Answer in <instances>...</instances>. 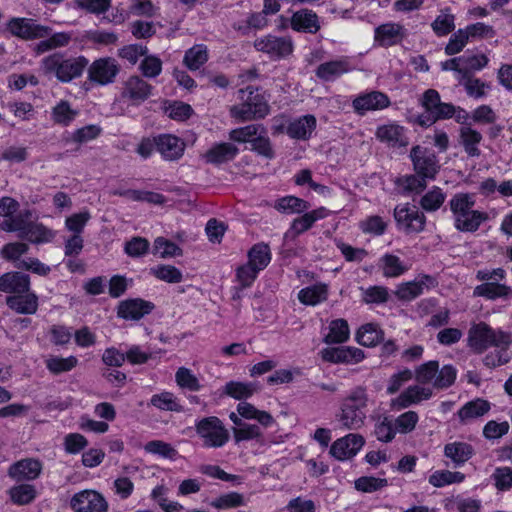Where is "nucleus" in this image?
I'll use <instances>...</instances> for the list:
<instances>
[{
	"mask_svg": "<svg viewBox=\"0 0 512 512\" xmlns=\"http://www.w3.org/2000/svg\"><path fill=\"white\" fill-rule=\"evenodd\" d=\"M454 228L459 232L473 233L488 221L487 212L475 209L476 198L471 193H456L449 200Z\"/></svg>",
	"mask_w": 512,
	"mask_h": 512,
	"instance_id": "obj_1",
	"label": "nucleus"
},
{
	"mask_svg": "<svg viewBox=\"0 0 512 512\" xmlns=\"http://www.w3.org/2000/svg\"><path fill=\"white\" fill-rule=\"evenodd\" d=\"M368 394L364 388L352 390L341 402L336 420L346 430H358L367 418Z\"/></svg>",
	"mask_w": 512,
	"mask_h": 512,
	"instance_id": "obj_2",
	"label": "nucleus"
},
{
	"mask_svg": "<svg viewBox=\"0 0 512 512\" xmlns=\"http://www.w3.org/2000/svg\"><path fill=\"white\" fill-rule=\"evenodd\" d=\"M241 104L230 109V115L239 122L264 118L269 114L268 96L251 86L239 90Z\"/></svg>",
	"mask_w": 512,
	"mask_h": 512,
	"instance_id": "obj_3",
	"label": "nucleus"
},
{
	"mask_svg": "<svg viewBox=\"0 0 512 512\" xmlns=\"http://www.w3.org/2000/svg\"><path fill=\"white\" fill-rule=\"evenodd\" d=\"M87 64L88 60L83 56L66 58L61 53H53L42 59L41 70L61 82H70L81 76Z\"/></svg>",
	"mask_w": 512,
	"mask_h": 512,
	"instance_id": "obj_4",
	"label": "nucleus"
},
{
	"mask_svg": "<svg viewBox=\"0 0 512 512\" xmlns=\"http://www.w3.org/2000/svg\"><path fill=\"white\" fill-rule=\"evenodd\" d=\"M495 345H512V332L493 329L485 322L472 324L467 335V346L481 354Z\"/></svg>",
	"mask_w": 512,
	"mask_h": 512,
	"instance_id": "obj_5",
	"label": "nucleus"
},
{
	"mask_svg": "<svg viewBox=\"0 0 512 512\" xmlns=\"http://www.w3.org/2000/svg\"><path fill=\"white\" fill-rule=\"evenodd\" d=\"M195 428L198 436L203 440V446L208 448L222 447L229 439L228 431L214 416L199 420Z\"/></svg>",
	"mask_w": 512,
	"mask_h": 512,
	"instance_id": "obj_6",
	"label": "nucleus"
},
{
	"mask_svg": "<svg viewBox=\"0 0 512 512\" xmlns=\"http://www.w3.org/2000/svg\"><path fill=\"white\" fill-rule=\"evenodd\" d=\"M410 159L414 171L422 178L434 179L439 172L440 165L434 152L427 148L416 145L410 151Z\"/></svg>",
	"mask_w": 512,
	"mask_h": 512,
	"instance_id": "obj_7",
	"label": "nucleus"
},
{
	"mask_svg": "<svg viewBox=\"0 0 512 512\" xmlns=\"http://www.w3.org/2000/svg\"><path fill=\"white\" fill-rule=\"evenodd\" d=\"M8 31L23 40H35L48 37L51 29L29 18L14 17L7 23Z\"/></svg>",
	"mask_w": 512,
	"mask_h": 512,
	"instance_id": "obj_8",
	"label": "nucleus"
},
{
	"mask_svg": "<svg viewBox=\"0 0 512 512\" xmlns=\"http://www.w3.org/2000/svg\"><path fill=\"white\" fill-rule=\"evenodd\" d=\"M434 391L430 385L413 384L404 389L397 397L391 399L390 406L394 410H403L430 400Z\"/></svg>",
	"mask_w": 512,
	"mask_h": 512,
	"instance_id": "obj_9",
	"label": "nucleus"
},
{
	"mask_svg": "<svg viewBox=\"0 0 512 512\" xmlns=\"http://www.w3.org/2000/svg\"><path fill=\"white\" fill-rule=\"evenodd\" d=\"M394 218L398 228L406 233L421 232L425 226V216L416 206L408 203L395 207Z\"/></svg>",
	"mask_w": 512,
	"mask_h": 512,
	"instance_id": "obj_10",
	"label": "nucleus"
},
{
	"mask_svg": "<svg viewBox=\"0 0 512 512\" xmlns=\"http://www.w3.org/2000/svg\"><path fill=\"white\" fill-rule=\"evenodd\" d=\"M365 442L362 435L349 433L331 444L329 454L338 461L350 460L362 450Z\"/></svg>",
	"mask_w": 512,
	"mask_h": 512,
	"instance_id": "obj_11",
	"label": "nucleus"
},
{
	"mask_svg": "<svg viewBox=\"0 0 512 512\" xmlns=\"http://www.w3.org/2000/svg\"><path fill=\"white\" fill-rule=\"evenodd\" d=\"M74 512H107L108 503L104 496L95 490H83L70 500Z\"/></svg>",
	"mask_w": 512,
	"mask_h": 512,
	"instance_id": "obj_12",
	"label": "nucleus"
},
{
	"mask_svg": "<svg viewBox=\"0 0 512 512\" xmlns=\"http://www.w3.org/2000/svg\"><path fill=\"white\" fill-rule=\"evenodd\" d=\"M254 47L260 52L268 54L271 58L286 57L293 51V44L288 37L266 35L254 42Z\"/></svg>",
	"mask_w": 512,
	"mask_h": 512,
	"instance_id": "obj_13",
	"label": "nucleus"
},
{
	"mask_svg": "<svg viewBox=\"0 0 512 512\" xmlns=\"http://www.w3.org/2000/svg\"><path fill=\"white\" fill-rule=\"evenodd\" d=\"M120 71L117 61L111 57L95 60L89 67V79L100 85L112 83Z\"/></svg>",
	"mask_w": 512,
	"mask_h": 512,
	"instance_id": "obj_14",
	"label": "nucleus"
},
{
	"mask_svg": "<svg viewBox=\"0 0 512 512\" xmlns=\"http://www.w3.org/2000/svg\"><path fill=\"white\" fill-rule=\"evenodd\" d=\"M405 27L398 22H387L377 26L374 30V45L391 47L400 44L406 37Z\"/></svg>",
	"mask_w": 512,
	"mask_h": 512,
	"instance_id": "obj_15",
	"label": "nucleus"
},
{
	"mask_svg": "<svg viewBox=\"0 0 512 512\" xmlns=\"http://www.w3.org/2000/svg\"><path fill=\"white\" fill-rule=\"evenodd\" d=\"M389 105L388 96L379 91L359 94L352 101L354 112L361 116L371 111L383 110Z\"/></svg>",
	"mask_w": 512,
	"mask_h": 512,
	"instance_id": "obj_16",
	"label": "nucleus"
},
{
	"mask_svg": "<svg viewBox=\"0 0 512 512\" xmlns=\"http://www.w3.org/2000/svg\"><path fill=\"white\" fill-rule=\"evenodd\" d=\"M321 357L324 361L333 364H357L365 358V355L359 348L341 346L323 349Z\"/></svg>",
	"mask_w": 512,
	"mask_h": 512,
	"instance_id": "obj_17",
	"label": "nucleus"
},
{
	"mask_svg": "<svg viewBox=\"0 0 512 512\" xmlns=\"http://www.w3.org/2000/svg\"><path fill=\"white\" fill-rule=\"evenodd\" d=\"M152 86L139 76L129 77L123 84L121 97L134 105L144 102L150 95Z\"/></svg>",
	"mask_w": 512,
	"mask_h": 512,
	"instance_id": "obj_18",
	"label": "nucleus"
},
{
	"mask_svg": "<svg viewBox=\"0 0 512 512\" xmlns=\"http://www.w3.org/2000/svg\"><path fill=\"white\" fill-rule=\"evenodd\" d=\"M376 138L390 148H402L409 144L406 129L397 123H388L377 128Z\"/></svg>",
	"mask_w": 512,
	"mask_h": 512,
	"instance_id": "obj_19",
	"label": "nucleus"
},
{
	"mask_svg": "<svg viewBox=\"0 0 512 512\" xmlns=\"http://www.w3.org/2000/svg\"><path fill=\"white\" fill-rule=\"evenodd\" d=\"M42 472V463L33 458H26L12 464L8 469V475L17 481L35 480Z\"/></svg>",
	"mask_w": 512,
	"mask_h": 512,
	"instance_id": "obj_20",
	"label": "nucleus"
},
{
	"mask_svg": "<svg viewBox=\"0 0 512 512\" xmlns=\"http://www.w3.org/2000/svg\"><path fill=\"white\" fill-rule=\"evenodd\" d=\"M154 305L143 299H129L122 301L118 306V316L126 320H139L149 314Z\"/></svg>",
	"mask_w": 512,
	"mask_h": 512,
	"instance_id": "obj_21",
	"label": "nucleus"
},
{
	"mask_svg": "<svg viewBox=\"0 0 512 512\" xmlns=\"http://www.w3.org/2000/svg\"><path fill=\"white\" fill-rule=\"evenodd\" d=\"M328 215L329 211L325 207H319L307 212L292 221L289 230L286 232V236L296 237L309 230L316 221L324 219Z\"/></svg>",
	"mask_w": 512,
	"mask_h": 512,
	"instance_id": "obj_22",
	"label": "nucleus"
},
{
	"mask_svg": "<svg viewBox=\"0 0 512 512\" xmlns=\"http://www.w3.org/2000/svg\"><path fill=\"white\" fill-rule=\"evenodd\" d=\"M156 147L164 159L176 160L183 155L185 143L177 136L163 134L156 138Z\"/></svg>",
	"mask_w": 512,
	"mask_h": 512,
	"instance_id": "obj_23",
	"label": "nucleus"
},
{
	"mask_svg": "<svg viewBox=\"0 0 512 512\" xmlns=\"http://www.w3.org/2000/svg\"><path fill=\"white\" fill-rule=\"evenodd\" d=\"M291 27L298 32L315 34L320 29V22L317 14L309 9H301L291 17Z\"/></svg>",
	"mask_w": 512,
	"mask_h": 512,
	"instance_id": "obj_24",
	"label": "nucleus"
},
{
	"mask_svg": "<svg viewBox=\"0 0 512 512\" xmlns=\"http://www.w3.org/2000/svg\"><path fill=\"white\" fill-rule=\"evenodd\" d=\"M30 278L19 272H8L0 277V291L14 295L28 292Z\"/></svg>",
	"mask_w": 512,
	"mask_h": 512,
	"instance_id": "obj_25",
	"label": "nucleus"
},
{
	"mask_svg": "<svg viewBox=\"0 0 512 512\" xmlns=\"http://www.w3.org/2000/svg\"><path fill=\"white\" fill-rule=\"evenodd\" d=\"M316 118L313 115H304L291 121L286 133L292 139L307 140L316 128Z\"/></svg>",
	"mask_w": 512,
	"mask_h": 512,
	"instance_id": "obj_26",
	"label": "nucleus"
},
{
	"mask_svg": "<svg viewBox=\"0 0 512 512\" xmlns=\"http://www.w3.org/2000/svg\"><path fill=\"white\" fill-rule=\"evenodd\" d=\"M6 303L19 314H34L38 309V297L30 289L28 292L7 297Z\"/></svg>",
	"mask_w": 512,
	"mask_h": 512,
	"instance_id": "obj_27",
	"label": "nucleus"
},
{
	"mask_svg": "<svg viewBox=\"0 0 512 512\" xmlns=\"http://www.w3.org/2000/svg\"><path fill=\"white\" fill-rule=\"evenodd\" d=\"M329 286L326 283H316L302 288L298 292V300L306 306H316L328 299Z\"/></svg>",
	"mask_w": 512,
	"mask_h": 512,
	"instance_id": "obj_28",
	"label": "nucleus"
},
{
	"mask_svg": "<svg viewBox=\"0 0 512 512\" xmlns=\"http://www.w3.org/2000/svg\"><path fill=\"white\" fill-rule=\"evenodd\" d=\"M352 70L349 58L343 57L337 60L322 63L316 70V75L325 80L331 81Z\"/></svg>",
	"mask_w": 512,
	"mask_h": 512,
	"instance_id": "obj_29",
	"label": "nucleus"
},
{
	"mask_svg": "<svg viewBox=\"0 0 512 512\" xmlns=\"http://www.w3.org/2000/svg\"><path fill=\"white\" fill-rule=\"evenodd\" d=\"M378 267L387 278L400 277L409 270V265L391 253H385L379 258Z\"/></svg>",
	"mask_w": 512,
	"mask_h": 512,
	"instance_id": "obj_30",
	"label": "nucleus"
},
{
	"mask_svg": "<svg viewBox=\"0 0 512 512\" xmlns=\"http://www.w3.org/2000/svg\"><path fill=\"white\" fill-rule=\"evenodd\" d=\"M483 137L480 132L470 126H462L459 131V141L466 154L470 157H479V145Z\"/></svg>",
	"mask_w": 512,
	"mask_h": 512,
	"instance_id": "obj_31",
	"label": "nucleus"
},
{
	"mask_svg": "<svg viewBox=\"0 0 512 512\" xmlns=\"http://www.w3.org/2000/svg\"><path fill=\"white\" fill-rule=\"evenodd\" d=\"M236 410L242 418L247 420H256L265 428L271 427L275 423L273 416L269 412L259 410L249 402H239Z\"/></svg>",
	"mask_w": 512,
	"mask_h": 512,
	"instance_id": "obj_32",
	"label": "nucleus"
},
{
	"mask_svg": "<svg viewBox=\"0 0 512 512\" xmlns=\"http://www.w3.org/2000/svg\"><path fill=\"white\" fill-rule=\"evenodd\" d=\"M239 154V149L232 143H218L209 149L204 157L207 162L221 164L233 160Z\"/></svg>",
	"mask_w": 512,
	"mask_h": 512,
	"instance_id": "obj_33",
	"label": "nucleus"
},
{
	"mask_svg": "<svg viewBox=\"0 0 512 512\" xmlns=\"http://www.w3.org/2000/svg\"><path fill=\"white\" fill-rule=\"evenodd\" d=\"M489 410L490 403L487 400L477 398L463 405L457 412V417L461 423H468L485 415Z\"/></svg>",
	"mask_w": 512,
	"mask_h": 512,
	"instance_id": "obj_34",
	"label": "nucleus"
},
{
	"mask_svg": "<svg viewBox=\"0 0 512 512\" xmlns=\"http://www.w3.org/2000/svg\"><path fill=\"white\" fill-rule=\"evenodd\" d=\"M473 447L461 441H454L444 446V455L449 458L456 466L467 462L473 455Z\"/></svg>",
	"mask_w": 512,
	"mask_h": 512,
	"instance_id": "obj_35",
	"label": "nucleus"
},
{
	"mask_svg": "<svg viewBox=\"0 0 512 512\" xmlns=\"http://www.w3.org/2000/svg\"><path fill=\"white\" fill-rule=\"evenodd\" d=\"M32 218L31 210H23L16 215H12L8 219H4L1 223V228L7 232H17L19 236L24 238L28 227L32 224L30 221Z\"/></svg>",
	"mask_w": 512,
	"mask_h": 512,
	"instance_id": "obj_36",
	"label": "nucleus"
},
{
	"mask_svg": "<svg viewBox=\"0 0 512 512\" xmlns=\"http://www.w3.org/2000/svg\"><path fill=\"white\" fill-rule=\"evenodd\" d=\"M473 295L489 300L509 298L512 296V287L497 282H486L475 287Z\"/></svg>",
	"mask_w": 512,
	"mask_h": 512,
	"instance_id": "obj_37",
	"label": "nucleus"
},
{
	"mask_svg": "<svg viewBox=\"0 0 512 512\" xmlns=\"http://www.w3.org/2000/svg\"><path fill=\"white\" fill-rule=\"evenodd\" d=\"M327 334L324 336L326 344H341L350 337V328L345 319L339 318L329 322Z\"/></svg>",
	"mask_w": 512,
	"mask_h": 512,
	"instance_id": "obj_38",
	"label": "nucleus"
},
{
	"mask_svg": "<svg viewBox=\"0 0 512 512\" xmlns=\"http://www.w3.org/2000/svg\"><path fill=\"white\" fill-rule=\"evenodd\" d=\"M273 207L283 214H300L308 210L310 204L301 198L288 195L277 199Z\"/></svg>",
	"mask_w": 512,
	"mask_h": 512,
	"instance_id": "obj_39",
	"label": "nucleus"
},
{
	"mask_svg": "<svg viewBox=\"0 0 512 512\" xmlns=\"http://www.w3.org/2000/svg\"><path fill=\"white\" fill-rule=\"evenodd\" d=\"M57 232L43 223L32 222L24 238L33 244H45L52 242Z\"/></svg>",
	"mask_w": 512,
	"mask_h": 512,
	"instance_id": "obj_40",
	"label": "nucleus"
},
{
	"mask_svg": "<svg viewBox=\"0 0 512 512\" xmlns=\"http://www.w3.org/2000/svg\"><path fill=\"white\" fill-rule=\"evenodd\" d=\"M383 335L379 325L367 323L357 330L356 341L362 346L373 347L383 339Z\"/></svg>",
	"mask_w": 512,
	"mask_h": 512,
	"instance_id": "obj_41",
	"label": "nucleus"
},
{
	"mask_svg": "<svg viewBox=\"0 0 512 512\" xmlns=\"http://www.w3.org/2000/svg\"><path fill=\"white\" fill-rule=\"evenodd\" d=\"M430 280V277L425 276L422 280L401 283L397 286L395 294L400 300L411 301L423 293L426 282Z\"/></svg>",
	"mask_w": 512,
	"mask_h": 512,
	"instance_id": "obj_42",
	"label": "nucleus"
},
{
	"mask_svg": "<svg viewBox=\"0 0 512 512\" xmlns=\"http://www.w3.org/2000/svg\"><path fill=\"white\" fill-rule=\"evenodd\" d=\"M150 405L153 407L171 412H181L183 407L179 402V399L169 391H162L160 393L152 395L150 398Z\"/></svg>",
	"mask_w": 512,
	"mask_h": 512,
	"instance_id": "obj_43",
	"label": "nucleus"
},
{
	"mask_svg": "<svg viewBox=\"0 0 512 512\" xmlns=\"http://www.w3.org/2000/svg\"><path fill=\"white\" fill-rule=\"evenodd\" d=\"M175 382L180 389L192 392L200 391L202 384L199 377L187 367H179L175 373Z\"/></svg>",
	"mask_w": 512,
	"mask_h": 512,
	"instance_id": "obj_44",
	"label": "nucleus"
},
{
	"mask_svg": "<svg viewBox=\"0 0 512 512\" xmlns=\"http://www.w3.org/2000/svg\"><path fill=\"white\" fill-rule=\"evenodd\" d=\"M10 500L17 505H27L37 497V490L31 484H19L11 487L8 491Z\"/></svg>",
	"mask_w": 512,
	"mask_h": 512,
	"instance_id": "obj_45",
	"label": "nucleus"
},
{
	"mask_svg": "<svg viewBox=\"0 0 512 512\" xmlns=\"http://www.w3.org/2000/svg\"><path fill=\"white\" fill-rule=\"evenodd\" d=\"M465 475L459 471L436 470L429 476V483L436 488L462 483Z\"/></svg>",
	"mask_w": 512,
	"mask_h": 512,
	"instance_id": "obj_46",
	"label": "nucleus"
},
{
	"mask_svg": "<svg viewBox=\"0 0 512 512\" xmlns=\"http://www.w3.org/2000/svg\"><path fill=\"white\" fill-rule=\"evenodd\" d=\"M78 115V111L70 105L69 102L61 100L52 109L51 117L54 123L68 126Z\"/></svg>",
	"mask_w": 512,
	"mask_h": 512,
	"instance_id": "obj_47",
	"label": "nucleus"
},
{
	"mask_svg": "<svg viewBox=\"0 0 512 512\" xmlns=\"http://www.w3.org/2000/svg\"><path fill=\"white\" fill-rule=\"evenodd\" d=\"M271 261V252L269 246L264 243L255 244L248 251V263L262 271Z\"/></svg>",
	"mask_w": 512,
	"mask_h": 512,
	"instance_id": "obj_48",
	"label": "nucleus"
},
{
	"mask_svg": "<svg viewBox=\"0 0 512 512\" xmlns=\"http://www.w3.org/2000/svg\"><path fill=\"white\" fill-rule=\"evenodd\" d=\"M256 392V386L251 382L229 381L224 386V393L236 399L243 400Z\"/></svg>",
	"mask_w": 512,
	"mask_h": 512,
	"instance_id": "obj_49",
	"label": "nucleus"
},
{
	"mask_svg": "<svg viewBox=\"0 0 512 512\" xmlns=\"http://www.w3.org/2000/svg\"><path fill=\"white\" fill-rule=\"evenodd\" d=\"M208 60V50L203 44H197L188 49L184 56V64L190 70H197Z\"/></svg>",
	"mask_w": 512,
	"mask_h": 512,
	"instance_id": "obj_50",
	"label": "nucleus"
},
{
	"mask_svg": "<svg viewBox=\"0 0 512 512\" xmlns=\"http://www.w3.org/2000/svg\"><path fill=\"white\" fill-rule=\"evenodd\" d=\"M152 253L159 258L169 259L181 256L182 249L164 237H157L153 243Z\"/></svg>",
	"mask_w": 512,
	"mask_h": 512,
	"instance_id": "obj_51",
	"label": "nucleus"
},
{
	"mask_svg": "<svg viewBox=\"0 0 512 512\" xmlns=\"http://www.w3.org/2000/svg\"><path fill=\"white\" fill-rule=\"evenodd\" d=\"M439 363L437 361H428L425 362L418 367H416L413 372V377H415L416 381L421 385H429L432 384L436 379L438 373Z\"/></svg>",
	"mask_w": 512,
	"mask_h": 512,
	"instance_id": "obj_52",
	"label": "nucleus"
},
{
	"mask_svg": "<svg viewBox=\"0 0 512 512\" xmlns=\"http://www.w3.org/2000/svg\"><path fill=\"white\" fill-rule=\"evenodd\" d=\"M46 368L53 374H60L69 372L78 364V359L75 356L60 357L50 356L45 360Z\"/></svg>",
	"mask_w": 512,
	"mask_h": 512,
	"instance_id": "obj_53",
	"label": "nucleus"
},
{
	"mask_svg": "<svg viewBox=\"0 0 512 512\" xmlns=\"http://www.w3.org/2000/svg\"><path fill=\"white\" fill-rule=\"evenodd\" d=\"M260 130H263V126L259 124H250L244 127L235 128L229 132V139L239 144H251L254 137L258 135Z\"/></svg>",
	"mask_w": 512,
	"mask_h": 512,
	"instance_id": "obj_54",
	"label": "nucleus"
},
{
	"mask_svg": "<svg viewBox=\"0 0 512 512\" xmlns=\"http://www.w3.org/2000/svg\"><path fill=\"white\" fill-rule=\"evenodd\" d=\"M91 219V213L89 210L84 209L77 213H73L66 217L65 219V228L72 234H79L84 231L87 223Z\"/></svg>",
	"mask_w": 512,
	"mask_h": 512,
	"instance_id": "obj_55",
	"label": "nucleus"
},
{
	"mask_svg": "<svg viewBox=\"0 0 512 512\" xmlns=\"http://www.w3.org/2000/svg\"><path fill=\"white\" fill-rule=\"evenodd\" d=\"M150 273L158 280L167 283H180L183 279L182 272L172 265H158L150 269Z\"/></svg>",
	"mask_w": 512,
	"mask_h": 512,
	"instance_id": "obj_56",
	"label": "nucleus"
},
{
	"mask_svg": "<svg viewBox=\"0 0 512 512\" xmlns=\"http://www.w3.org/2000/svg\"><path fill=\"white\" fill-rule=\"evenodd\" d=\"M511 345H495V351L487 354L483 363L490 368L502 366L508 363L512 358V353L509 350Z\"/></svg>",
	"mask_w": 512,
	"mask_h": 512,
	"instance_id": "obj_57",
	"label": "nucleus"
},
{
	"mask_svg": "<svg viewBox=\"0 0 512 512\" xmlns=\"http://www.w3.org/2000/svg\"><path fill=\"white\" fill-rule=\"evenodd\" d=\"M374 433L378 441L383 443L391 442L397 434L394 421L387 416L380 418L375 424Z\"/></svg>",
	"mask_w": 512,
	"mask_h": 512,
	"instance_id": "obj_58",
	"label": "nucleus"
},
{
	"mask_svg": "<svg viewBox=\"0 0 512 512\" xmlns=\"http://www.w3.org/2000/svg\"><path fill=\"white\" fill-rule=\"evenodd\" d=\"M446 199V194L439 187H433L429 190L420 201L421 207L425 211H436L438 210L444 203Z\"/></svg>",
	"mask_w": 512,
	"mask_h": 512,
	"instance_id": "obj_59",
	"label": "nucleus"
},
{
	"mask_svg": "<svg viewBox=\"0 0 512 512\" xmlns=\"http://www.w3.org/2000/svg\"><path fill=\"white\" fill-rule=\"evenodd\" d=\"M419 422V415L416 411H406L394 420L397 433L409 434L413 432Z\"/></svg>",
	"mask_w": 512,
	"mask_h": 512,
	"instance_id": "obj_60",
	"label": "nucleus"
},
{
	"mask_svg": "<svg viewBox=\"0 0 512 512\" xmlns=\"http://www.w3.org/2000/svg\"><path fill=\"white\" fill-rule=\"evenodd\" d=\"M144 450L147 453L158 455L162 458L170 460H175L178 456V452L174 447H172L169 443L160 440H153L146 443Z\"/></svg>",
	"mask_w": 512,
	"mask_h": 512,
	"instance_id": "obj_61",
	"label": "nucleus"
},
{
	"mask_svg": "<svg viewBox=\"0 0 512 512\" xmlns=\"http://www.w3.org/2000/svg\"><path fill=\"white\" fill-rule=\"evenodd\" d=\"M413 378V371L405 368L392 374L387 382L386 392L393 395Z\"/></svg>",
	"mask_w": 512,
	"mask_h": 512,
	"instance_id": "obj_62",
	"label": "nucleus"
},
{
	"mask_svg": "<svg viewBox=\"0 0 512 512\" xmlns=\"http://www.w3.org/2000/svg\"><path fill=\"white\" fill-rule=\"evenodd\" d=\"M455 18L454 15L442 11L436 19L432 22L431 27L436 35L438 36H446L455 28Z\"/></svg>",
	"mask_w": 512,
	"mask_h": 512,
	"instance_id": "obj_63",
	"label": "nucleus"
},
{
	"mask_svg": "<svg viewBox=\"0 0 512 512\" xmlns=\"http://www.w3.org/2000/svg\"><path fill=\"white\" fill-rule=\"evenodd\" d=\"M495 487L500 491H506L512 488V468L498 467L491 475Z\"/></svg>",
	"mask_w": 512,
	"mask_h": 512,
	"instance_id": "obj_64",
	"label": "nucleus"
}]
</instances>
